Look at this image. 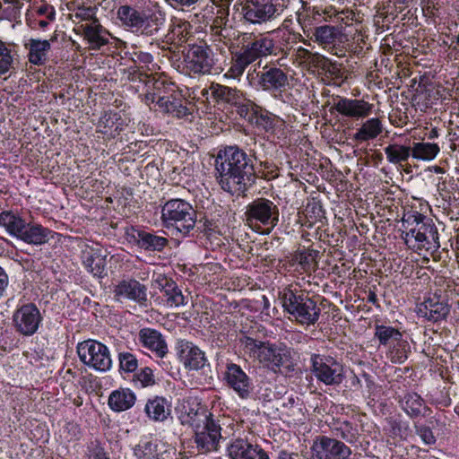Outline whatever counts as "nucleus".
<instances>
[{
	"instance_id": "nucleus-1",
	"label": "nucleus",
	"mask_w": 459,
	"mask_h": 459,
	"mask_svg": "<svg viewBox=\"0 0 459 459\" xmlns=\"http://www.w3.org/2000/svg\"><path fill=\"white\" fill-rule=\"evenodd\" d=\"M216 179L232 195H245L255 181L252 160L238 146L220 150L215 159Z\"/></svg>"
},
{
	"instance_id": "nucleus-2",
	"label": "nucleus",
	"mask_w": 459,
	"mask_h": 459,
	"mask_svg": "<svg viewBox=\"0 0 459 459\" xmlns=\"http://www.w3.org/2000/svg\"><path fill=\"white\" fill-rule=\"evenodd\" d=\"M403 238L409 248L437 251L440 247L437 229L433 220L416 211L403 214Z\"/></svg>"
},
{
	"instance_id": "nucleus-3",
	"label": "nucleus",
	"mask_w": 459,
	"mask_h": 459,
	"mask_svg": "<svg viewBox=\"0 0 459 459\" xmlns=\"http://www.w3.org/2000/svg\"><path fill=\"white\" fill-rule=\"evenodd\" d=\"M273 55H276L274 40L269 36H256L233 54L230 66L224 76L230 79H239L250 64L259 58Z\"/></svg>"
},
{
	"instance_id": "nucleus-4",
	"label": "nucleus",
	"mask_w": 459,
	"mask_h": 459,
	"mask_svg": "<svg viewBox=\"0 0 459 459\" xmlns=\"http://www.w3.org/2000/svg\"><path fill=\"white\" fill-rule=\"evenodd\" d=\"M241 343L245 353L274 372L290 361V351L287 348L278 347L268 342L257 341L251 337H244L241 339Z\"/></svg>"
},
{
	"instance_id": "nucleus-5",
	"label": "nucleus",
	"mask_w": 459,
	"mask_h": 459,
	"mask_svg": "<svg viewBox=\"0 0 459 459\" xmlns=\"http://www.w3.org/2000/svg\"><path fill=\"white\" fill-rule=\"evenodd\" d=\"M281 299L284 309L299 324L309 325L318 320L320 308L301 290L289 286L283 290Z\"/></svg>"
},
{
	"instance_id": "nucleus-6",
	"label": "nucleus",
	"mask_w": 459,
	"mask_h": 459,
	"mask_svg": "<svg viewBox=\"0 0 459 459\" xmlns=\"http://www.w3.org/2000/svg\"><path fill=\"white\" fill-rule=\"evenodd\" d=\"M161 219L167 226L175 227L183 235H187L195 226L196 212L185 200L172 199L163 205Z\"/></svg>"
},
{
	"instance_id": "nucleus-7",
	"label": "nucleus",
	"mask_w": 459,
	"mask_h": 459,
	"mask_svg": "<svg viewBox=\"0 0 459 459\" xmlns=\"http://www.w3.org/2000/svg\"><path fill=\"white\" fill-rule=\"evenodd\" d=\"M117 18L121 23L133 32L152 36L160 30L157 18L147 14L143 10L130 5H122L117 10Z\"/></svg>"
},
{
	"instance_id": "nucleus-8",
	"label": "nucleus",
	"mask_w": 459,
	"mask_h": 459,
	"mask_svg": "<svg viewBox=\"0 0 459 459\" xmlns=\"http://www.w3.org/2000/svg\"><path fill=\"white\" fill-rule=\"evenodd\" d=\"M80 360L86 366L98 371H108L112 366L109 350L103 343L95 340H86L77 345Z\"/></svg>"
},
{
	"instance_id": "nucleus-9",
	"label": "nucleus",
	"mask_w": 459,
	"mask_h": 459,
	"mask_svg": "<svg viewBox=\"0 0 459 459\" xmlns=\"http://www.w3.org/2000/svg\"><path fill=\"white\" fill-rule=\"evenodd\" d=\"M311 363L312 371L318 381L326 385H339L343 381V367L334 359L314 354Z\"/></svg>"
},
{
	"instance_id": "nucleus-10",
	"label": "nucleus",
	"mask_w": 459,
	"mask_h": 459,
	"mask_svg": "<svg viewBox=\"0 0 459 459\" xmlns=\"http://www.w3.org/2000/svg\"><path fill=\"white\" fill-rule=\"evenodd\" d=\"M249 225L259 222L264 226L273 228L279 221V209L271 200L257 198L247 206L245 212Z\"/></svg>"
},
{
	"instance_id": "nucleus-11",
	"label": "nucleus",
	"mask_w": 459,
	"mask_h": 459,
	"mask_svg": "<svg viewBox=\"0 0 459 459\" xmlns=\"http://www.w3.org/2000/svg\"><path fill=\"white\" fill-rule=\"evenodd\" d=\"M185 62L187 72L194 75L210 74L214 65L212 50L204 42L189 44Z\"/></svg>"
},
{
	"instance_id": "nucleus-12",
	"label": "nucleus",
	"mask_w": 459,
	"mask_h": 459,
	"mask_svg": "<svg viewBox=\"0 0 459 459\" xmlns=\"http://www.w3.org/2000/svg\"><path fill=\"white\" fill-rule=\"evenodd\" d=\"M242 13L246 22L252 24L270 22L280 14L273 0H245Z\"/></svg>"
},
{
	"instance_id": "nucleus-13",
	"label": "nucleus",
	"mask_w": 459,
	"mask_h": 459,
	"mask_svg": "<svg viewBox=\"0 0 459 459\" xmlns=\"http://www.w3.org/2000/svg\"><path fill=\"white\" fill-rule=\"evenodd\" d=\"M221 426L212 418L195 426L194 440L199 453L206 454L217 450L221 437Z\"/></svg>"
},
{
	"instance_id": "nucleus-14",
	"label": "nucleus",
	"mask_w": 459,
	"mask_h": 459,
	"mask_svg": "<svg viewBox=\"0 0 459 459\" xmlns=\"http://www.w3.org/2000/svg\"><path fill=\"white\" fill-rule=\"evenodd\" d=\"M42 320L38 307L32 304H25L19 307L13 316V323L15 330L24 335L34 334Z\"/></svg>"
},
{
	"instance_id": "nucleus-15",
	"label": "nucleus",
	"mask_w": 459,
	"mask_h": 459,
	"mask_svg": "<svg viewBox=\"0 0 459 459\" xmlns=\"http://www.w3.org/2000/svg\"><path fill=\"white\" fill-rule=\"evenodd\" d=\"M313 456L315 459H349L351 451L343 442L326 436L314 441Z\"/></svg>"
},
{
	"instance_id": "nucleus-16",
	"label": "nucleus",
	"mask_w": 459,
	"mask_h": 459,
	"mask_svg": "<svg viewBox=\"0 0 459 459\" xmlns=\"http://www.w3.org/2000/svg\"><path fill=\"white\" fill-rule=\"evenodd\" d=\"M332 108L343 117L359 119L371 114L373 104L363 99H349L337 96Z\"/></svg>"
},
{
	"instance_id": "nucleus-17",
	"label": "nucleus",
	"mask_w": 459,
	"mask_h": 459,
	"mask_svg": "<svg viewBox=\"0 0 459 459\" xmlns=\"http://www.w3.org/2000/svg\"><path fill=\"white\" fill-rule=\"evenodd\" d=\"M257 77V84L263 91H281L289 85L287 73L274 65H265Z\"/></svg>"
},
{
	"instance_id": "nucleus-18",
	"label": "nucleus",
	"mask_w": 459,
	"mask_h": 459,
	"mask_svg": "<svg viewBox=\"0 0 459 459\" xmlns=\"http://www.w3.org/2000/svg\"><path fill=\"white\" fill-rule=\"evenodd\" d=\"M147 288L134 279L123 280L114 290L117 299L121 298L128 299L137 302L142 306L147 304Z\"/></svg>"
},
{
	"instance_id": "nucleus-19",
	"label": "nucleus",
	"mask_w": 459,
	"mask_h": 459,
	"mask_svg": "<svg viewBox=\"0 0 459 459\" xmlns=\"http://www.w3.org/2000/svg\"><path fill=\"white\" fill-rule=\"evenodd\" d=\"M224 378L227 385L241 398L245 399L249 396L252 389L250 379L238 365L228 364Z\"/></svg>"
},
{
	"instance_id": "nucleus-20",
	"label": "nucleus",
	"mask_w": 459,
	"mask_h": 459,
	"mask_svg": "<svg viewBox=\"0 0 459 459\" xmlns=\"http://www.w3.org/2000/svg\"><path fill=\"white\" fill-rule=\"evenodd\" d=\"M228 454L231 459H269L259 446L253 445L244 438L233 440L228 446Z\"/></svg>"
},
{
	"instance_id": "nucleus-21",
	"label": "nucleus",
	"mask_w": 459,
	"mask_h": 459,
	"mask_svg": "<svg viewBox=\"0 0 459 459\" xmlns=\"http://www.w3.org/2000/svg\"><path fill=\"white\" fill-rule=\"evenodd\" d=\"M82 261L94 276H101L106 267V255L100 247L85 245L82 250Z\"/></svg>"
},
{
	"instance_id": "nucleus-22",
	"label": "nucleus",
	"mask_w": 459,
	"mask_h": 459,
	"mask_svg": "<svg viewBox=\"0 0 459 459\" xmlns=\"http://www.w3.org/2000/svg\"><path fill=\"white\" fill-rule=\"evenodd\" d=\"M139 340L142 345L154 352L159 358H163L168 353V346L162 334L151 328H143L139 332Z\"/></svg>"
},
{
	"instance_id": "nucleus-23",
	"label": "nucleus",
	"mask_w": 459,
	"mask_h": 459,
	"mask_svg": "<svg viewBox=\"0 0 459 459\" xmlns=\"http://www.w3.org/2000/svg\"><path fill=\"white\" fill-rule=\"evenodd\" d=\"M50 40L30 39L24 48L28 50V60L34 65H43L48 60V54L51 49Z\"/></svg>"
},
{
	"instance_id": "nucleus-24",
	"label": "nucleus",
	"mask_w": 459,
	"mask_h": 459,
	"mask_svg": "<svg viewBox=\"0 0 459 459\" xmlns=\"http://www.w3.org/2000/svg\"><path fill=\"white\" fill-rule=\"evenodd\" d=\"M80 28L83 32L84 39L90 44V48L95 50L100 49L101 47L108 43V38L105 37L107 31L100 23L99 20H95L93 22L82 24Z\"/></svg>"
},
{
	"instance_id": "nucleus-25",
	"label": "nucleus",
	"mask_w": 459,
	"mask_h": 459,
	"mask_svg": "<svg viewBox=\"0 0 459 459\" xmlns=\"http://www.w3.org/2000/svg\"><path fill=\"white\" fill-rule=\"evenodd\" d=\"M183 422L191 425L193 429L212 418V414L198 403L186 402V404H183Z\"/></svg>"
},
{
	"instance_id": "nucleus-26",
	"label": "nucleus",
	"mask_w": 459,
	"mask_h": 459,
	"mask_svg": "<svg viewBox=\"0 0 459 459\" xmlns=\"http://www.w3.org/2000/svg\"><path fill=\"white\" fill-rule=\"evenodd\" d=\"M133 238L140 248L148 251H162L169 244L166 238L144 230H137L136 235H133Z\"/></svg>"
},
{
	"instance_id": "nucleus-27",
	"label": "nucleus",
	"mask_w": 459,
	"mask_h": 459,
	"mask_svg": "<svg viewBox=\"0 0 459 459\" xmlns=\"http://www.w3.org/2000/svg\"><path fill=\"white\" fill-rule=\"evenodd\" d=\"M158 108L160 111L170 114L177 118H185L190 115L185 101L174 94L169 95L167 99L160 98Z\"/></svg>"
},
{
	"instance_id": "nucleus-28",
	"label": "nucleus",
	"mask_w": 459,
	"mask_h": 459,
	"mask_svg": "<svg viewBox=\"0 0 459 459\" xmlns=\"http://www.w3.org/2000/svg\"><path fill=\"white\" fill-rule=\"evenodd\" d=\"M49 230L39 224H31L25 221V227L21 230L17 238L33 245H41L48 241Z\"/></svg>"
},
{
	"instance_id": "nucleus-29",
	"label": "nucleus",
	"mask_w": 459,
	"mask_h": 459,
	"mask_svg": "<svg viewBox=\"0 0 459 459\" xmlns=\"http://www.w3.org/2000/svg\"><path fill=\"white\" fill-rule=\"evenodd\" d=\"M180 359L189 370H198L205 365L204 353L197 347L186 344L181 350Z\"/></svg>"
},
{
	"instance_id": "nucleus-30",
	"label": "nucleus",
	"mask_w": 459,
	"mask_h": 459,
	"mask_svg": "<svg viewBox=\"0 0 459 459\" xmlns=\"http://www.w3.org/2000/svg\"><path fill=\"white\" fill-rule=\"evenodd\" d=\"M384 130L382 121L373 117L365 121L353 136L357 142H367L376 139Z\"/></svg>"
},
{
	"instance_id": "nucleus-31",
	"label": "nucleus",
	"mask_w": 459,
	"mask_h": 459,
	"mask_svg": "<svg viewBox=\"0 0 459 459\" xmlns=\"http://www.w3.org/2000/svg\"><path fill=\"white\" fill-rule=\"evenodd\" d=\"M135 402L134 394L129 389L113 391L108 397V405L115 411L130 409Z\"/></svg>"
},
{
	"instance_id": "nucleus-32",
	"label": "nucleus",
	"mask_w": 459,
	"mask_h": 459,
	"mask_svg": "<svg viewBox=\"0 0 459 459\" xmlns=\"http://www.w3.org/2000/svg\"><path fill=\"white\" fill-rule=\"evenodd\" d=\"M315 41L321 45L324 48H329V51L338 56H344V53H338L337 48L332 46L336 39L335 28L333 26L324 25L316 28L314 32Z\"/></svg>"
},
{
	"instance_id": "nucleus-33",
	"label": "nucleus",
	"mask_w": 459,
	"mask_h": 459,
	"mask_svg": "<svg viewBox=\"0 0 459 459\" xmlns=\"http://www.w3.org/2000/svg\"><path fill=\"white\" fill-rule=\"evenodd\" d=\"M308 15H311L314 20H316V17L323 16L324 21H328V19H332L334 17L337 22H342L347 23V20H353L354 13L350 10H342L338 12L334 7L328 6L325 8L315 6L312 9L307 10Z\"/></svg>"
},
{
	"instance_id": "nucleus-34",
	"label": "nucleus",
	"mask_w": 459,
	"mask_h": 459,
	"mask_svg": "<svg viewBox=\"0 0 459 459\" xmlns=\"http://www.w3.org/2000/svg\"><path fill=\"white\" fill-rule=\"evenodd\" d=\"M148 417L155 421H163L170 414V409L166 399L156 396L149 400L145 405Z\"/></svg>"
},
{
	"instance_id": "nucleus-35",
	"label": "nucleus",
	"mask_w": 459,
	"mask_h": 459,
	"mask_svg": "<svg viewBox=\"0 0 459 459\" xmlns=\"http://www.w3.org/2000/svg\"><path fill=\"white\" fill-rule=\"evenodd\" d=\"M387 160L394 165L403 166L407 163L410 156H411V146L399 143H390L384 149Z\"/></svg>"
},
{
	"instance_id": "nucleus-36",
	"label": "nucleus",
	"mask_w": 459,
	"mask_h": 459,
	"mask_svg": "<svg viewBox=\"0 0 459 459\" xmlns=\"http://www.w3.org/2000/svg\"><path fill=\"white\" fill-rule=\"evenodd\" d=\"M423 308L420 311L429 321L437 322L443 320L449 314V307L446 304L429 299L423 303Z\"/></svg>"
},
{
	"instance_id": "nucleus-37",
	"label": "nucleus",
	"mask_w": 459,
	"mask_h": 459,
	"mask_svg": "<svg viewBox=\"0 0 459 459\" xmlns=\"http://www.w3.org/2000/svg\"><path fill=\"white\" fill-rule=\"evenodd\" d=\"M0 226L4 227L10 235L17 238L25 227V220L13 212L4 211L0 213Z\"/></svg>"
},
{
	"instance_id": "nucleus-38",
	"label": "nucleus",
	"mask_w": 459,
	"mask_h": 459,
	"mask_svg": "<svg viewBox=\"0 0 459 459\" xmlns=\"http://www.w3.org/2000/svg\"><path fill=\"white\" fill-rule=\"evenodd\" d=\"M411 148V157L421 160H434L440 151L437 143L425 142L413 143Z\"/></svg>"
},
{
	"instance_id": "nucleus-39",
	"label": "nucleus",
	"mask_w": 459,
	"mask_h": 459,
	"mask_svg": "<svg viewBox=\"0 0 459 459\" xmlns=\"http://www.w3.org/2000/svg\"><path fill=\"white\" fill-rule=\"evenodd\" d=\"M192 37V25L186 21L179 20L175 23L168 35V38L175 45L187 42Z\"/></svg>"
},
{
	"instance_id": "nucleus-40",
	"label": "nucleus",
	"mask_w": 459,
	"mask_h": 459,
	"mask_svg": "<svg viewBox=\"0 0 459 459\" xmlns=\"http://www.w3.org/2000/svg\"><path fill=\"white\" fill-rule=\"evenodd\" d=\"M210 90L212 95L218 100H222L230 104H237L240 100V91L236 88H230L219 83H212Z\"/></svg>"
},
{
	"instance_id": "nucleus-41",
	"label": "nucleus",
	"mask_w": 459,
	"mask_h": 459,
	"mask_svg": "<svg viewBox=\"0 0 459 459\" xmlns=\"http://www.w3.org/2000/svg\"><path fill=\"white\" fill-rule=\"evenodd\" d=\"M145 77V85L148 89L152 90L157 98V106L159 105L160 98L167 99L171 95V91L174 92L173 84L168 83L164 79L155 77H150L148 75H144Z\"/></svg>"
},
{
	"instance_id": "nucleus-42",
	"label": "nucleus",
	"mask_w": 459,
	"mask_h": 459,
	"mask_svg": "<svg viewBox=\"0 0 459 459\" xmlns=\"http://www.w3.org/2000/svg\"><path fill=\"white\" fill-rule=\"evenodd\" d=\"M375 337L379 341L382 345H387L391 341L400 342L402 333L400 331L392 326L376 325Z\"/></svg>"
},
{
	"instance_id": "nucleus-43",
	"label": "nucleus",
	"mask_w": 459,
	"mask_h": 459,
	"mask_svg": "<svg viewBox=\"0 0 459 459\" xmlns=\"http://www.w3.org/2000/svg\"><path fill=\"white\" fill-rule=\"evenodd\" d=\"M13 62L12 50L7 47L6 43L0 40V74L7 73L11 69Z\"/></svg>"
},
{
	"instance_id": "nucleus-44",
	"label": "nucleus",
	"mask_w": 459,
	"mask_h": 459,
	"mask_svg": "<svg viewBox=\"0 0 459 459\" xmlns=\"http://www.w3.org/2000/svg\"><path fill=\"white\" fill-rule=\"evenodd\" d=\"M165 294L167 297L166 302L169 307H178L179 306H183L186 304L187 297H185L178 287H172L171 289H167L165 290Z\"/></svg>"
},
{
	"instance_id": "nucleus-45",
	"label": "nucleus",
	"mask_w": 459,
	"mask_h": 459,
	"mask_svg": "<svg viewBox=\"0 0 459 459\" xmlns=\"http://www.w3.org/2000/svg\"><path fill=\"white\" fill-rule=\"evenodd\" d=\"M119 366L125 372H134L138 367V360L130 352H120L118 355Z\"/></svg>"
},
{
	"instance_id": "nucleus-46",
	"label": "nucleus",
	"mask_w": 459,
	"mask_h": 459,
	"mask_svg": "<svg viewBox=\"0 0 459 459\" xmlns=\"http://www.w3.org/2000/svg\"><path fill=\"white\" fill-rule=\"evenodd\" d=\"M74 16L75 19H78L79 22L85 21L87 23L93 22V21L98 20L96 17V7H85L79 6L74 11Z\"/></svg>"
},
{
	"instance_id": "nucleus-47",
	"label": "nucleus",
	"mask_w": 459,
	"mask_h": 459,
	"mask_svg": "<svg viewBox=\"0 0 459 459\" xmlns=\"http://www.w3.org/2000/svg\"><path fill=\"white\" fill-rule=\"evenodd\" d=\"M136 455L140 459H159L157 453V445L152 442H147L142 446Z\"/></svg>"
},
{
	"instance_id": "nucleus-48",
	"label": "nucleus",
	"mask_w": 459,
	"mask_h": 459,
	"mask_svg": "<svg viewBox=\"0 0 459 459\" xmlns=\"http://www.w3.org/2000/svg\"><path fill=\"white\" fill-rule=\"evenodd\" d=\"M137 379L142 383L143 386H148L154 384L153 373L150 368H144L137 375Z\"/></svg>"
},
{
	"instance_id": "nucleus-49",
	"label": "nucleus",
	"mask_w": 459,
	"mask_h": 459,
	"mask_svg": "<svg viewBox=\"0 0 459 459\" xmlns=\"http://www.w3.org/2000/svg\"><path fill=\"white\" fill-rule=\"evenodd\" d=\"M401 348L394 350L390 352L391 360L394 363H403L407 359V351L405 350L406 342H403V345L399 344Z\"/></svg>"
},
{
	"instance_id": "nucleus-50",
	"label": "nucleus",
	"mask_w": 459,
	"mask_h": 459,
	"mask_svg": "<svg viewBox=\"0 0 459 459\" xmlns=\"http://www.w3.org/2000/svg\"><path fill=\"white\" fill-rule=\"evenodd\" d=\"M310 57H312V52L305 48L299 47L295 51V60L299 64H308Z\"/></svg>"
},
{
	"instance_id": "nucleus-51",
	"label": "nucleus",
	"mask_w": 459,
	"mask_h": 459,
	"mask_svg": "<svg viewBox=\"0 0 459 459\" xmlns=\"http://www.w3.org/2000/svg\"><path fill=\"white\" fill-rule=\"evenodd\" d=\"M255 108L257 107L254 106L253 103L240 105L238 107V114L242 117L251 120V117L253 116V114L256 113Z\"/></svg>"
},
{
	"instance_id": "nucleus-52",
	"label": "nucleus",
	"mask_w": 459,
	"mask_h": 459,
	"mask_svg": "<svg viewBox=\"0 0 459 459\" xmlns=\"http://www.w3.org/2000/svg\"><path fill=\"white\" fill-rule=\"evenodd\" d=\"M89 459H109L104 451V449L98 444L91 443L90 447Z\"/></svg>"
},
{
	"instance_id": "nucleus-53",
	"label": "nucleus",
	"mask_w": 459,
	"mask_h": 459,
	"mask_svg": "<svg viewBox=\"0 0 459 459\" xmlns=\"http://www.w3.org/2000/svg\"><path fill=\"white\" fill-rule=\"evenodd\" d=\"M418 433L425 444L431 445L435 443V437L429 428L421 427L418 429Z\"/></svg>"
},
{
	"instance_id": "nucleus-54",
	"label": "nucleus",
	"mask_w": 459,
	"mask_h": 459,
	"mask_svg": "<svg viewBox=\"0 0 459 459\" xmlns=\"http://www.w3.org/2000/svg\"><path fill=\"white\" fill-rule=\"evenodd\" d=\"M36 13L39 15H44L49 21H53L56 16V11L53 6L48 4H42L39 6Z\"/></svg>"
},
{
	"instance_id": "nucleus-55",
	"label": "nucleus",
	"mask_w": 459,
	"mask_h": 459,
	"mask_svg": "<svg viewBox=\"0 0 459 459\" xmlns=\"http://www.w3.org/2000/svg\"><path fill=\"white\" fill-rule=\"evenodd\" d=\"M325 61H326L325 57L323 56L322 55H320L318 53H312V57H310L308 64H311V65H314L316 66H320V65H325Z\"/></svg>"
},
{
	"instance_id": "nucleus-56",
	"label": "nucleus",
	"mask_w": 459,
	"mask_h": 459,
	"mask_svg": "<svg viewBox=\"0 0 459 459\" xmlns=\"http://www.w3.org/2000/svg\"><path fill=\"white\" fill-rule=\"evenodd\" d=\"M7 284H8V276L3 271V269L0 268V297L3 295V292L5 290Z\"/></svg>"
},
{
	"instance_id": "nucleus-57",
	"label": "nucleus",
	"mask_w": 459,
	"mask_h": 459,
	"mask_svg": "<svg viewBox=\"0 0 459 459\" xmlns=\"http://www.w3.org/2000/svg\"><path fill=\"white\" fill-rule=\"evenodd\" d=\"M176 6L184 8V7H190L196 4L198 0H171Z\"/></svg>"
},
{
	"instance_id": "nucleus-58",
	"label": "nucleus",
	"mask_w": 459,
	"mask_h": 459,
	"mask_svg": "<svg viewBox=\"0 0 459 459\" xmlns=\"http://www.w3.org/2000/svg\"><path fill=\"white\" fill-rule=\"evenodd\" d=\"M144 99H145V102L147 104H150V103L157 104V98L155 96V93L152 91V90L151 91L150 89H148V91L144 95Z\"/></svg>"
},
{
	"instance_id": "nucleus-59",
	"label": "nucleus",
	"mask_w": 459,
	"mask_h": 459,
	"mask_svg": "<svg viewBox=\"0 0 459 459\" xmlns=\"http://www.w3.org/2000/svg\"><path fill=\"white\" fill-rule=\"evenodd\" d=\"M226 22H225V18L221 15V16H217L213 22H212V25H214L215 28H223V25H225Z\"/></svg>"
},
{
	"instance_id": "nucleus-60",
	"label": "nucleus",
	"mask_w": 459,
	"mask_h": 459,
	"mask_svg": "<svg viewBox=\"0 0 459 459\" xmlns=\"http://www.w3.org/2000/svg\"><path fill=\"white\" fill-rule=\"evenodd\" d=\"M297 458H298L297 454H290L285 451H281L279 454V457H278V459H297Z\"/></svg>"
},
{
	"instance_id": "nucleus-61",
	"label": "nucleus",
	"mask_w": 459,
	"mask_h": 459,
	"mask_svg": "<svg viewBox=\"0 0 459 459\" xmlns=\"http://www.w3.org/2000/svg\"><path fill=\"white\" fill-rule=\"evenodd\" d=\"M367 299H368V302H370V303H372L374 305L378 306V304H377V296L375 293V291L369 290V292L368 294V297H367Z\"/></svg>"
},
{
	"instance_id": "nucleus-62",
	"label": "nucleus",
	"mask_w": 459,
	"mask_h": 459,
	"mask_svg": "<svg viewBox=\"0 0 459 459\" xmlns=\"http://www.w3.org/2000/svg\"><path fill=\"white\" fill-rule=\"evenodd\" d=\"M224 30H226L225 28L217 29L214 27V25H211V31L213 35L225 37V35L223 34Z\"/></svg>"
},
{
	"instance_id": "nucleus-63",
	"label": "nucleus",
	"mask_w": 459,
	"mask_h": 459,
	"mask_svg": "<svg viewBox=\"0 0 459 459\" xmlns=\"http://www.w3.org/2000/svg\"><path fill=\"white\" fill-rule=\"evenodd\" d=\"M214 4L221 6V8L228 7L231 0H211Z\"/></svg>"
},
{
	"instance_id": "nucleus-64",
	"label": "nucleus",
	"mask_w": 459,
	"mask_h": 459,
	"mask_svg": "<svg viewBox=\"0 0 459 459\" xmlns=\"http://www.w3.org/2000/svg\"><path fill=\"white\" fill-rule=\"evenodd\" d=\"M438 136V130L437 128H432L429 133V139H434Z\"/></svg>"
}]
</instances>
